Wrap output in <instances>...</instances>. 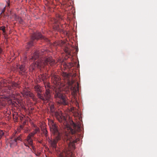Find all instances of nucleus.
<instances>
[{
  "mask_svg": "<svg viewBox=\"0 0 157 157\" xmlns=\"http://www.w3.org/2000/svg\"><path fill=\"white\" fill-rule=\"evenodd\" d=\"M46 52L47 51L43 49L41 51H37L33 53L30 60L32 59L34 60L37 59H38L37 61L31 65V67L33 70L36 67H44V66L46 65H53L55 63L54 60L53 59L52 57L43 58V56H41L45 54Z\"/></svg>",
  "mask_w": 157,
  "mask_h": 157,
  "instance_id": "obj_1",
  "label": "nucleus"
},
{
  "mask_svg": "<svg viewBox=\"0 0 157 157\" xmlns=\"http://www.w3.org/2000/svg\"><path fill=\"white\" fill-rule=\"evenodd\" d=\"M51 79L54 86L56 88L54 94V98L56 102L59 104L67 105L68 102L66 97L62 94L60 91V88L61 87L60 80L59 77L56 74H52Z\"/></svg>",
  "mask_w": 157,
  "mask_h": 157,
  "instance_id": "obj_2",
  "label": "nucleus"
},
{
  "mask_svg": "<svg viewBox=\"0 0 157 157\" xmlns=\"http://www.w3.org/2000/svg\"><path fill=\"white\" fill-rule=\"evenodd\" d=\"M67 132L65 134L64 140L66 141L68 146L71 150L75 149V143L79 140L78 134L75 129H72L70 126L67 127Z\"/></svg>",
  "mask_w": 157,
  "mask_h": 157,
  "instance_id": "obj_3",
  "label": "nucleus"
},
{
  "mask_svg": "<svg viewBox=\"0 0 157 157\" xmlns=\"http://www.w3.org/2000/svg\"><path fill=\"white\" fill-rule=\"evenodd\" d=\"M48 83H44V86L46 89V91L43 96L41 94L42 91V87L39 85H36L34 86V89L37 94L38 98L44 102L47 101L48 102L51 97L50 88H48Z\"/></svg>",
  "mask_w": 157,
  "mask_h": 157,
  "instance_id": "obj_4",
  "label": "nucleus"
},
{
  "mask_svg": "<svg viewBox=\"0 0 157 157\" xmlns=\"http://www.w3.org/2000/svg\"><path fill=\"white\" fill-rule=\"evenodd\" d=\"M54 103L50 101L49 104V109L51 113L53 116L56 117L58 121L60 122L65 123L66 122V119L65 117L63 115L61 112H57L54 106Z\"/></svg>",
  "mask_w": 157,
  "mask_h": 157,
  "instance_id": "obj_5",
  "label": "nucleus"
},
{
  "mask_svg": "<svg viewBox=\"0 0 157 157\" xmlns=\"http://www.w3.org/2000/svg\"><path fill=\"white\" fill-rule=\"evenodd\" d=\"M34 126L35 128L33 129V131L28 135L23 141L24 144L26 147H29V145L33 146V143L32 138L34 137L36 134L40 131L39 128L35 125Z\"/></svg>",
  "mask_w": 157,
  "mask_h": 157,
  "instance_id": "obj_6",
  "label": "nucleus"
},
{
  "mask_svg": "<svg viewBox=\"0 0 157 157\" xmlns=\"http://www.w3.org/2000/svg\"><path fill=\"white\" fill-rule=\"evenodd\" d=\"M43 40L45 41L50 43V40L48 38L42 36L39 33H34L32 36L31 40L28 43L26 48H29L30 47L33 45L34 41L35 40L38 39Z\"/></svg>",
  "mask_w": 157,
  "mask_h": 157,
  "instance_id": "obj_7",
  "label": "nucleus"
},
{
  "mask_svg": "<svg viewBox=\"0 0 157 157\" xmlns=\"http://www.w3.org/2000/svg\"><path fill=\"white\" fill-rule=\"evenodd\" d=\"M59 133L58 135L54 134L56 136L55 139L52 140H49L48 141L50 144V147L52 148L53 151H55L56 152L57 154L58 157L59 154H58V153L59 152L61 153H65L66 154H68V152L67 150L63 151H58L57 149V143L58 141L59 140L60 138V136H59Z\"/></svg>",
  "mask_w": 157,
  "mask_h": 157,
  "instance_id": "obj_8",
  "label": "nucleus"
},
{
  "mask_svg": "<svg viewBox=\"0 0 157 157\" xmlns=\"http://www.w3.org/2000/svg\"><path fill=\"white\" fill-rule=\"evenodd\" d=\"M18 141H21V135L17 136L15 135H13L11 138L7 140V141L11 147L17 145Z\"/></svg>",
  "mask_w": 157,
  "mask_h": 157,
  "instance_id": "obj_9",
  "label": "nucleus"
},
{
  "mask_svg": "<svg viewBox=\"0 0 157 157\" xmlns=\"http://www.w3.org/2000/svg\"><path fill=\"white\" fill-rule=\"evenodd\" d=\"M48 121V124L51 131L54 134L58 135L59 132L57 128V126L55 123L51 119H49Z\"/></svg>",
  "mask_w": 157,
  "mask_h": 157,
  "instance_id": "obj_10",
  "label": "nucleus"
},
{
  "mask_svg": "<svg viewBox=\"0 0 157 157\" xmlns=\"http://www.w3.org/2000/svg\"><path fill=\"white\" fill-rule=\"evenodd\" d=\"M23 95L25 97H31L34 101H37V99L35 97L34 94L26 89L24 90L23 92Z\"/></svg>",
  "mask_w": 157,
  "mask_h": 157,
  "instance_id": "obj_11",
  "label": "nucleus"
},
{
  "mask_svg": "<svg viewBox=\"0 0 157 157\" xmlns=\"http://www.w3.org/2000/svg\"><path fill=\"white\" fill-rule=\"evenodd\" d=\"M79 90V84L78 82L76 83V84L75 86L72 87L71 88V91L72 94L75 97L77 92Z\"/></svg>",
  "mask_w": 157,
  "mask_h": 157,
  "instance_id": "obj_12",
  "label": "nucleus"
},
{
  "mask_svg": "<svg viewBox=\"0 0 157 157\" xmlns=\"http://www.w3.org/2000/svg\"><path fill=\"white\" fill-rule=\"evenodd\" d=\"M39 78L43 81L44 85V83H48V88H50V84L47 81L48 78L47 77L46 75L45 74H43L40 75L39 76Z\"/></svg>",
  "mask_w": 157,
  "mask_h": 157,
  "instance_id": "obj_13",
  "label": "nucleus"
},
{
  "mask_svg": "<svg viewBox=\"0 0 157 157\" xmlns=\"http://www.w3.org/2000/svg\"><path fill=\"white\" fill-rule=\"evenodd\" d=\"M61 75L64 80L67 81H68L70 80V75L69 74L66 72H62L61 73Z\"/></svg>",
  "mask_w": 157,
  "mask_h": 157,
  "instance_id": "obj_14",
  "label": "nucleus"
},
{
  "mask_svg": "<svg viewBox=\"0 0 157 157\" xmlns=\"http://www.w3.org/2000/svg\"><path fill=\"white\" fill-rule=\"evenodd\" d=\"M18 86V84L15 82L12 83L8 87V89L10 90H13V89H15V87H17Z\"/></svg>",
  "mask_w": 157,
  "mask_h": 157,
  "instance_id": "obj_15",
  "label": "nucleus"
},
{
  "mask_svg": "<svg viewBox=\"0 0 157 157\" xmlns=\"http://www.w3.org/2000/svg\"><path fill=\"white\" fill-rule=\"evenodd\" d=\"M19 72L21 75H23L24 73L25 72V68L23 65H21L19 67Z\"/></svg>",
  "mask_w": 157,
  "mask_h": 157,
  "instance_id": "obj_16",
  "label": "nucleus"
},
{
  "mask_svg": "<svg viewBox=\"0 0 157 157\" xmlns=\"http://www.w3.org/2000/svg\"><path fill=\"white\" fill-rule=\"evenodd\" d=\"M59 154V157H66L68 154H66L65 153H61L59 152L58 153Z\"/></svg>",
  "mask_w": 157,
  "mask_h": 157,
  "instance_id": "obj_17",
  "label": "nucleus"
},
{
  "mask_svg": "<svg viewBox=\"0 0 157 157\" xmlns=\"http://www.w3.org/2000/svg\"><path fill=\"white\" fill-rule=\"evenodd\" d=\"M42 132H43V134L47 138L48 136V131L46 130L45 128H43V129L42 130Z\"/></svg>",
  "mask_w": 157,
  "mask_h": 157,
  "instance_id": "obj_18",
  "label": "nucleus"
},
{
  "mask_svg": "<svg viewBox=\"0 0 157 157\" xmlns=\"http://www.w3.org/2000/svg\"><path fill=\"white\" fill-rule=\"evenodd\" d=\"M53 28L54 29V30H57L58 31H59V30H60V28H59V25H57L56 26H55L54 27V28Z\"/></svg>",
  "mask_w": 157,
  "mask_h": 157,
  "instance_id": "obj_19",
  "label": "nucleus"
},
{
  "mask_svg": "<svg viewBox=\"0 0 157 157\" xmlns=\"http://www.w3.org/2000/svg\"><path fill=\"white\" fill-rule=\"evenodd\" d=\"M0 29L2 31L3 33L4 34L6 33L5 27V26H1L0 27Z\"/></svg>",
  "mask_w": 157,
  "mask_h": 157,
  "instance_id": "obj_20",
  "label": "nucleus"
},
{
  "mask_svg": "<svg viewBox=\"0 0 157 157\" xmlns=\"http://www.w3.org/2000/svg\"><path fill=\"white\" fill-rule=\"evenodd\" d=\"M18 116L17 113L13 115V117L14 119L17 120L18 118Z\"/></svg>",
  "mask_w": 157,
  "mask_h": 157,
  "instance_id": "obj_21",
  "label": "nucleus"
},
{
  "mask_svg": "<svg viewBox=\"0 0 157 157\" xmlns=\"http://www.w3.org/2000/svg\"><path fill=\"white\" fill-rule=\"evenodd\" d=\"M4 132L2 130L0 129V139L4 134Z\"/></svg>",
  "mask_w": 157,
  "mask_h": 157,
  "instance_id": "obj_22",
  "label": "nucleus"
},
{
  "mask_svg": "<svg viewBox=\"0 0 157 157\" xmlns=\"http://www.w3.org/2000/svg\"><path fill=\"white\" fill-rule=\"evenodd\" d=\"M65 52L67 53V54H68V55H71V52H69V50L68 48L66 49L65 50Z\"/></svg>",
  "mask_w": 157,
  "mask_h": 157,
  "instance_id": "obj_23",
  "label": "nucleus"
},
{
  "mask_svg": "<svg viewBox=\"0 0 157 157\" xmlns=\"http://www.w3.org/2000/svg\"><path fill=\"white\" fill-rule=\"evenodd\" d=\"M5 10H6V7H5L2 10V13H1V14H2V13H4V12H5Z\"/></svg>",
  "mask_w": 157,
  "mask_h": 157,
  "instance_id": "obj_24",
  "label": "nucleus"
},
{
  "mask_svg": "<svg viewBox=\"0 0 157 157\" xmlns=\"http://www.w3.org/2000/svg\"><path fill=\"white\" fill-rule=\"evenodd\" d=\"M58 44H59L58 43L55 42L54 43V44H53V45L54 46H56Z\"/></svg>",
  "mask_w": 157,
  "mask_h": 157,
  "instance_id": "obj_25",
  "label": "nucleus"
},
{
  "mask_svg": "<svg viewBox=\"0 0 157 157\" xmlns=\"http://www.w3.org/2000/svg\"><path fill=\"white\" fill-rule=\"evenodd\" d=\"M36 155L38 156H39L40 155V153L38 152L36 154Z\"/></svg>",
  "mask_w": 157,
  "mask_h": 157,
  "instance_id": "obj_26",
  "label": "nucleus"
},
{
  "mask_svg": "<svg viewBox=\"0 0 157 157\" xmlns=\"http://www.w3.org/2000/svg\"><path fill=\"white\" fill-rule=\"evenodd\" d=\"M2 49L1 48H0V54L2 53Z\"/></svg>",
  "mask_w": 157,
  "mask_h": 157,
  "instance_id": "obj_27",
  "label": "nucleus"
},
{
  "mask_svg": "<svg viewBox=\"0 0 157 157\" xmlns=\"http://www.w3.org/2000/svg\"><path fill=\"white\" fill-rule=\"evenodd\" d=\"M10 5V3L9 2L7 3V6H9Z\"/></svg>",
  "mask_w": 157,
  "mask_h": 157,
  "instance_id": "obj_28",
  "label": "nucleus"
},
{
  "mask_svg": "<svg viewBox=\"0 0 157 157\" xmlns=\"http://www.w3.org/2000/svg\"><path fill=\"white\" fill-rule=\"evenodd\" d=\"M74 127H76V125H75V124H74Z\"/></svg>",
  "mask_w": 157,
  "mask_h": 157,
  "instance_id": "obj_29",
  "label": "nucleus"
},
{
  "mask_svg": "<svg viewBox=\"0 0 157 157\" xmlns=\"http://www.w3.org/2000/svg\"><path fill=\"white\" fill-rule=\"evenodd\" d=\"M6 15H5V14H4V16H4V17H6Z\"/></svg>",
  "mask_w": 157,
  "mask_h": 157,
  "instance_id": "obj_30",
  "label": "nucleus"
},
{
  "mask_svg": "<svg viewBox=\"0 0 157 157\" xmlns=\"http://www.w3.org/2000/svg\"><path fill=\"white\" fill-rule=\"evenodd\" d=\"M78 128L79 129H80V127L79 126H78Z\"/></svg>",
  "mask_w": 157,
  "mask_h": 157,
  "instance_id": "obj_31",
  "label": "nucleus"
},
{
  "mask_svg": "<svg viewBox=\"0 0 157 157\" xmlns=\"http://www.w3.org/2000/svg\"><path fill=\"white\" fill-rule=\"evenodd\" d=\"M0 157H1L0 156Z\"/></svg>",
  "mask_w": 157,
  "mask_h": 157,
  "instance_id": "obj_32",
  "label": "nucleus"
}]
</instances>
